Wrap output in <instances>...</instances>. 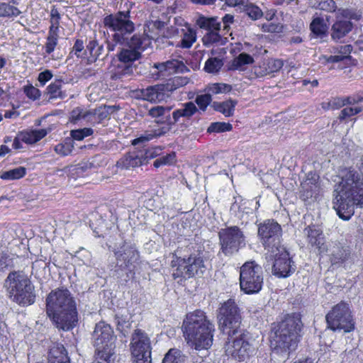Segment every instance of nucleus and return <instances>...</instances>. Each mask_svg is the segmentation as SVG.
Listing matches in <instances>:
<instances>
[{"label": "nucleus", "mask_w": 363, "mask_h": 363, "mask_svg": "<svg viewBox=\"0 0 363 363\" xmlns=\"http://www.w3.org/2000/svg\"><path fill=\"white\" fill-rule=\"evenodd\" d=\"M222 21L224 24V29H228L229 25L234 22V16L230 13H226L222 18Z\"/></svg>", "instance_id": "338daca9"}, {"label": "nucleus", "mask_w": 363, "mask_h": 363, "mask_svg": "<svg viewBox=\"0 0 363 363\" xmlns=\"http://www.w3.org/2000/svg\"><path fill=\"white\" fill-rule=\"evenodd\" d=\"M23 92L29 99L33 101L38 99L41 95L40 91L32 84L24 86Z\"/></svg>", "instance_id": "864d4df0"}, {"label": "nucleus", "mask_w": 363, "mask_h": 363, "mask_svg": "<svg viewBox=\"0 0 363 363\" xmlns=\"http://www.w3.org/2000/svg\"><path fill=\"white\" fill-rule=\"evenodd\" d=\"M360 173L353 167L341 170V180L335 184L334 191L335 209L338 216L348 220L354 215V207H363V156L359 166Z\"/></svg>", "instance_id": "f03ea898"}, {"label": "nucleus", "mask_w": 363, "mask_h": 363, "mask_svg": "<svg viewBox=\"0 0 363 363\" xmlns=\"http://www.w3.org/2000/svg\"><path fill=\"white\" fill-rule=\"evenodd\" d=\"M52 73L49 69H45L39 73L38 80L41 86H44L48 81L52 78Z\"/></svg>", "instance_id": "052dcab7"}, {"label": "nucleus", "mask_w": 363, "mask_h": 363, "mask_svg": "<svg viewBox=\"0 0 363 363\" xmlns=\"http://www.w3.org/2000/svg\"><path fill=\"white\" fill-rule=\"evenodd\" d=\"M155 137V135L153 134H149L147 135H142L140 137H138L137 138H135L132 140V145H136L141 143L147 142L150 140H152Z\"/></svg>", "instance_id": "69168bd1"}, {"label": "nucleus", "mask_w": 363, "mask_h": 363, "mask_svg": "<svg viewBox=\"0 0 363 363\" xmlns=\"http://www.w3.org/2000/svg\"><path fill=\"white\" fill-rule=\"evenodd\" d=\"M120 62L124 63L125 66L121 71H118L120 75H125L132 72L133 63L139 60L141 56L139 52L128 48H122L117 55Z\"/></svg>", "instance_id": "5701e85b"}, {"label": "nucleus", "mask_w": 363, "mask_h": 363, "mask_svg": "<svg viewBox=\"0 0 363 363\" xmlns=\"http://www.w3.org/2000/svg\"><path fill=\"white\" fill-rule=\"evenodd\" d=\"M240 287L245 294L259 293L263 286V270L255 261L245 262L240 269Z\"/></svg>", "instance_id": "6e6552de"}, {"label": "nucleus", "mask_w": 363, "mask_h": 363, "mask_svg": "<svg viewBox=\"0 0 363 363\" xmlns=\"http://www.w3.org/2000/svg\"><path fill=\"white\" fill-rule=\"evenodd\" d=\"M208 89L211 94H218L230 92L232 89V86L225 83H213L209 85Z\"/></svg>", "instance_id": "8fccbe9b"}, {"label": "nucleus", "mask_w": 363, "mask_h": 363, "mask_svg": "<svg viewBox=\"0 0 363 363\" xmlns=\"http://www.w3.org/2000/svg\"><path fill=\"white\" fill-rule=\"evenodd\" d=\"M184 355L177 348H171L164 354L162 363H183Z\"/></svg>", "instance_id": "e433bc0d"}, {"label": "nucleus", "mask_w": 363, "mask_h": 363, "mask_svg": "<svg viewBox=\"0 0 363 363\" xmlns=\"http://www.w3.org/2000/svg\"><path fill=\"white\" fill-rule=\"evenodd\" d=\"M328 328L333 331L343 330L350 333L354 330L355 323L349 305L341 301L335 305L326 314Z\"/></svg>", "instance_id": "9b49d317"}, {"label": "nucleus", "mask_w": 363, "mask_h": 363, "mask_svg": "<svg viewBox=\"0 0 363 363\" xmlns=\"http://www.w3.org/2000/svg\"><path fill=\"white\" fill-rule=\"evenodd\" d=\"M114 350H101L95 352V359L93 363H115L111 359Z\"/></svg>", "instance_id": "37998d69"}, {"label": "nucleus", "mask_w": 363, "mask_h": 363, "mask_svg": "<svg viewBox=\"0 0 363 363\" xmlns=\"http://www.w3.org/2000/svg\"><path fill=\"white\" fill-rule=\"evenodd\" d=\"M98 46V41L96 39L91 40L86 45V50L94 60H96L99 57V52L97 53L96 48Z\"/></svg>", "instance_id": "4d7b16f0"}, {"label": "nucleus", "mask_w": 363, "mask_h": 363, "mask_svg": "<svg viewBox=\"0 0 363 363\" xmlns=\"http://www.w3.org/2000/svg\"><path fill=\"white\" fill-rule=\"evenodd\" d=\"M108 108H107L106 106L104 108L100 107L99 108L95 110L94 118L97 123H101L103 121L108 118Z\"/></svg>", "instance_id": "6e6d98bb"}, {"label": "nucleus", "mask_w": 363, "mask_h": 363, "mask_svg": "<svg viewBox=\"0 0 363 363\" xmlns=\"http://www.w3.org/2000/svg\"><path fill=\"white\" fill-rule=\"evenodd\" d=\"M48 135L45 128L26 130L21 133V141L26 144H34L44 138Z\"/></svg>", "instance_id": "7c9ffc66"}, {"label": "nucleus", "mask_w": 363, "mask_h": 363, "mask_svg": "<svg viewBox=\"0 0 363 363\" xmlns=\"http://www.w3.org/2000/svg\"><path fill=\"white\" fill-rule=\"evenodd\" d=\"M212 102V96L211 94H204L197 95L195 99V103L198 106V111H201L202 112H205L208 108V106Z\"/></svg>", "instance_id": "a18cd8bd"}, {"label": "nucleus", "mask_w": 363, "mask_h": 363, "mask_svg": "<svg viewBox=\"0 0 363 363\" xmlns=\"http://www.w3.org/2000/svg\"><path fill=\"white\" fill-rule=\"evenodd\" d=\"M96 351L114 350L116 335L113 328L104 320L95 325L92 333Z\"/></svg>", "instance_id": "dca6fc26"}, {"label": "nucleus", "mask_w": 363, "mask_h": 363, "mask_svg": "<svg viewBox=\"0 0 363 363\" xmlns=\"http://www.w3.org/2000/svg\"><path fill=\"white\" fill-rule=\"evenodd\" d=\"M304 233L308 244L316 249L319 255L328 251L323 230L319 227L314 224L309 225L304 228Z\"/></svg>", "instance_id": "412c9836"}, {"label": "nucleus", "mask_w": 363, "mask_h": 363, "mask_svg": "<svg viewBox=\"0 0 363 363\" xmlns=\"http://www.w3.org/2000/svg\"><path fill=\"white\" fill-rule=\"evenodd\" d=\"M74 148L72 141L71 140H66L63 143H58L55 147V151L57 154L61 156H67L70 155Z\"/></svg>", "instance_id": "c03bdc74"}, {"label": "nucleus", "mask_w": 363, "mask_h": 363, "mask_svg": "<svg viewBox=\"0 0 363 363\" xmlns=\"http://www.w3.org/2000/svg\"><path fill=\"white\" fill-rule=\"evenodd\" d=\"M273 274L278 278H287L296 271L292 257L286 247H281L274 252Z\"/></svg>", "instance_id": "f3484780"}, {"label": "nucleus", "mask_w": 363, "mask_h": 363, "mask_svg": "<svg viewBox=\"0 0 363 363\" xmlns=\"http://www.w3.org/2000/svg\"><path fill=\"white\" fill-rule=\"evenodd\" d=\"M257 236L264 248L271 253L284 246L281 245L282 228L274 219H267L258 225Z\"/></svg>", "instance_id": "4468645a"}, {"label": "nucleus", "mask_w": 363, "mask_h": 363, "mask_svg": "<svg viewBox=\"0 0 363 363\" xmlns=\"http://www.w3.org/2000/svg\"><path fill=\"white\" fill-rule=\"evenodd\" d=\"M220 330L225 335L242 330V315L235 301L229 298L218 308L217 314Z\"/></svg>", "instance_id": "9d476101"}, {"label": "nucleus", "mask_w": 363, "mask_h": 363, "mask_svg": "<svg viewBox=\"0 0 363 363\" xmlns=\"http://www.w3.org/2000/svg\"><path fill=\"white\" fill-rule=\"evenodd\" d=\"M94 130L91 128H84L71 131V136L75 140H82L88 136L92 135Z\"/></svg>", "instance_id": "09e8293b"}, {"label": "nucleus", "mask_w": 363, "mask_h": 363, "mask_svg": "<svg viewBox=\"0 0 363 363\" xmlns=\"http://www.w3.org/2000/svg\"><path fill=\"white\" fill-rule=\"evenodd\" d=\"M196 24L201 28L207 30H220L221 23L218 21V17H206L204 16H200L196 21Z\"/></svg>", "instance_id": "2f4dec72"}, {"label": "nucleus", "mask_w": 363, "mask_h": 363, "mask_svg": "<svg viewBox=\"0 0 363 363\" xmlns=\"http://www.w3.org/2000/svg\"><path fill=\"white\" fill-rule=\"evenodd\" d=\"M176 153L172 152L156 159L153 162V166L155 168H159L164 165H172L176 162Z\"/></svg>", "instance_id": "79ce46f5"}, {"label": "nucleus", "mask_w": 363, "mask_h": 363, "mask_svg": "<svg viewBox=\"0 0 363 363\" xmlns=\"http://www.w3.org/2000/svg\"><path fill=\"white\" fill-rule=\"evenodd\" d=\"M177 252L172 253L170 267L172 277L178 284L183 285L186 280L204 273L206 258L203 250H190L184 256L177 255Z\"/></svg>", "instance_id": "423d86ee"}, {"label": "nucleus", "mask_w": 363, "mask_h": 363, "mask_svg": "<svg viewBox=\"0 0 363 363\" xmlns=\"http://www.w3.org/2000/svg\"><path fill=\"white\" fill-rule=\"evenodd\" d=\"M233 130V125L230 123L226 122H213L210 124L207 128L208 133H220L229 132Z\"/></svg>", "instance_id": "ea45409f"}, {"label": "nucleus", "mask_w": 363, "mask_h": 363, "mask_svg": "<svg viewBox=\"0 0 363 363\" xmlns=\"http://www.w3.org/2000/svg\"><path fill=\"white\" fill-rule=\"evenodd\" d=\"M303 325L296 313L286 314L271 324L269 333V346L277 354H289L296 350L301 340Z\"/></svg>", "instance_id": "20e7f679"}, {"label": "nucleus", "mask_w": 363, "mask_h": 363, "mask_svg": "<svg viewBox=\"0 0 363 363\" xmlns=\"http://www.w3.org/2000/svg\"><path fill=\"white\" fill-rule=\"evenodd\" d=\"M182 330L187 345L196 350H208L212 346L215 325L203 310L196 309L188 313Z\"/></svg>", "instance_id": "39448f33"}, {"label": "nucleus", "mask_w": 363, "mask_h": 363, "mask_svg": "<svg viewBox=\"0 0 363 363\" xmlns=\"http://www.w3.org/2000/svg\"><path fill=\"white\" fill-rule=\"evenodd\" d=\"M144 164L141 150H134L123 155L116 162V167L121 169H129Z\"/></svg>", "instance_id": "4be33fe9"}, {"label": "nucleus", "mask_w": 363, "mask_h": 363, "mask_svg": "<svg viewBox=\"0 0 363 363\" xmlns=\"http://www.w3.org/2000/svg\"><path fill=\"white\" fill-rule=\"evenodd\" d=\"M262 29L264 32L266 33H279L281 31L282 26H280L279 23H263L262 26Z\"/></svg>", "instance_id": "13d9d810"}, {"label": "nucleus", "mask_w": 363, "mask_h": 363, "mask_svg": "<svg viewBox=\"0 0 363 363\" xmlns=\"http://www.w3.org/2000/svg\"><path fill=\"white\" fill-rule=\"evenodd\" d=\"M26 174V169L24 167H18L8 171L3 172L0 178L4 180L20 179Z\"/></svg>", "instance_id": "f704fd0d"}, {"label": "nucleus", "mask_w": 363, "mask_h": 363, "mask_svg": "<svg viewBox=\"0 0 363 363\" xmlns=\"http://www.w3.org/2000/svg\"><path fill=\"white\" fill-rule=\"evenodd\" d=\"M162 150V149L159 146L148 147L145 150H141V155L143 159H144V164H147L150 160L160 155Z\"/></svg>", "instance_id": "49530a36"}, {"label": "nucleus", "mask_w": 363, "mask_h": 363, "mask_svg": "<svg viewBox=\"0 0 363 363\" xmlns=\"http://www.w3.org/2000/svg\"><path fill=\"white\" fill-rule=\"evenodd\" d=\"M219 31L220 30H213L207 32L202 38L203 45L206 46H210L219 43L222 40V37L220 35Z\"/></svg>", "instance_id": "a19ab883"}, {"label": "nucleus", "mask_w": 363, "mask_h": 363, "mask_svg": "<svg viewBox=\"0 0 363 363\" xmlns=\"http://www.w3.org/2000/svg\"><path fill=\"white\" fill-rule=\"evenodd\" d=\"M237 104L236 100L229 99L222 102L213 101L211 107L214 111L221 113L225 117H230L233 116Z\"/></svg>", "instance_id": "c85d7f7f"}, {"label": "nucleus", "mask_w": 363, "mask_h": 363, "mask_svg": "<svg viewBox=\"0 0 363 363\" xmlns=\"http://www.w3.org/2000/svg\"><path fill=\"white\" fill-rule=\"evenodd\" d=\"M347 104H352V96L334 97L328 102H323L321 107L324 110L339 109Z\"/></svg>", "instance_id": "72a5a7b5"}, {"label": "nucleus", "mask_w": 363, "mask_h": 363, "mask_svg": "<svg viewBox=\"0 0 363 363\" xmlns=\"http://www.w3.org/2000/svg\"><path fill=\"white\" fill-rule=\"evenodd\" d=\"M61 89V81H55L50 83L48 87V94L50 95L51 99H56L60 96Z\"/></svg>", "instance_id": "5fc2aeb1"}, {"label": "nucleus", "mask_w": 363, "mask_h": 363, "mask_svg": "<svg viewBox=\"0 0 363 363\" xmlns=\"http://www.w3.org/2000/svg\"><path fill=\"white\" fill-rule=\"evenodd\" d=\"M362 111V108L359 106L356 107H346L343 108L338 116V118L340 121L345 120L351 116H355L360 113Z\"/></svg>", "instance_id": "603ef678"}, {"label": "nucleus", "mask_w": 363, "mask_h": 363, "mask_svg": "<svg viewBox=\"0 0 363 363\" xmlns=\"http://www.w3.org/2000/svg\"><path fill=\"white\" fill-rule=\"evenodd\" d=\"M225 335L227 337L223 348L228 357L239 362L250 358L254 349L243 330Z\"/></svg>", "instance_id": "1a4fd4ad"}, {"label": "nucleus", "mask_w": 363, "mask_h": 363, "mask_svg": "<svg viewBox=\"0 0 363 363\" xmlns=\"http://www.w3.org/2000/svg\"><path fill=\"white\" fill-rule=\"evenodd\" d=\"M61 15L55 5L52 6L50 13V26L43 49L46 55L52 53L60 39Z\"/></svg>", "instance_id": "a211bd4d"}, {"label": "nucleus", "mask_w": 363, "mask_h": 363, "mask_svg": "<svg viewBox=\"0 0 363 363\" xmlns=\"http://www.w3.org/2000/svg\"><path fill=\"white\" fill-rule=\"evenodd\" d=\"M21 11L10 3H0V17L14 18L18 16Z\"/></svg>", "instance_id": "c9c22d12"}, {"label": "nucleus", "mask_w": 363, "mask_h": 363, "mask_svg": "<svg viewBox=\"0 0 363 363\" xmlns=\"http://www.w3.org/2000/svg\"><path fill=\"white\" fill-rule=\"evenodd\" d=\"M113 254L117 262L116 266L121 270L128 269L130 274H135L136 264L140 261V252L135 245L124 242L120 249L114 250Z\"/></svg>", "instance_id": "2eb2a0df"}, {"label": "nucleus", "mask_w": 363, "mask_h": 363, "mask_svg": "<svg viewBox=\"0 0 363 363\" xmlns=\"http://www.w3.org/2000/svg\"><path fill=\"white\" fill-rule=\"evenodd\" d=\"M5 284L10 298L19 306H30L35 302V287L23 272H11L6 279Z\"/></svg>", "instance_id": "0eeeda50"}, {"label": "nucleus", "mask_w": 363, "mask_h": 363, "mask_svg": "<svg viewBox=\"0 0 363 363\" xmlns=\"http://www.w3.org/2000/svg\"><path fill=\"white\" fill-rule=\"evenodd\" d=\"M340 13L342 17L347 19L346 21H350L351 19L354 18V13L349 9H342L340 11Z\"/></svg>", "instance_id": "774afa93"}, {"label": "nucleus", "mask_w": 363, "mask_h": 363, "mask_svg": "<svg viewBox=\"0 0 363 363\" xmlns=\"http://www.w3.org/2000/svg\"><path fill=\"white\" fill-rule=\"evenodd\" d=\"M246 14L252 20L259 19L263 16V12L261 9L253 4L245 5L244 9Z\"/></svg>", "instance_id": "de8ad7c7"}, {"label": "nucleus", "mask_w": 363, "mask_h": 363, "mask_svg": "<svg viewBox=\"0 0 363 363\" xmlns=\"http://www.w3.org/2000/svg\"><path fill=\"white\" fill-rule=\"evenodd\" d=\"M254 62L253 57L246 53L242 52L238 55L236 57H235L230 63H229V69L230 70H238L241 69L242 67L247 65H251Z\"/></svg>", "instance_id": "473e14b6"}, {"label": "nucleus", "mask_w": 363, "mask_h": 363, "mask_svg": "<svg viewBox=\"0 0 363 363\" xmlns=\"http://www.w3.org/2000/svg\"><path fill=\"white\" fill-rule=\"evenodd\" d=\"M165 108L163 106L152 107L149 110V114L152 117L157 118L164 114Z\"/></svg>", "instance_id": "680f3d73"}, {"label": "nucleus", "mask_w": 363, "mask_h": 363, "mask_svg": "<svg viewBox=\"0 0 363 363\" xmlns=\"http://www.w3.org/2000/svg\"><path fill=\"white\" fill-rule=\"evenodd\" d=\"M50 363H70L67 352L62 345L53 347L49 354Z\"/></svg>", "instance_id": "c756f323"}, {"label": "nucleus", "mask_w": 363, "mask_h": 363, "mask_svg": "<svg viewBox=\"0 0 363 363\" xmlns=\"http://www.w3.org/2000/svg\"><path fill=\"white\" fill-rule=\"evenodd\" d=\"M84 42L81 39H77L74 43V45L72 48L70 54H74L77 57H82V52L84 50Z\"/></svg>", "instance_id": "bf43d9fd"}, {"label": "nucleus", "mask_w": 363, "mask_h": 363, "mask_svg": "<svg viewBox=\"0 0 363 363\" xmlns=\"http://www.w3.org/2000/svg\"><path fill=\"white\" fill-rule=\"evenodd\" d=\"M351 252L340 244H335L330 255V262L333 266H340L345 263L350 257Z\"/></svg>", "instance_id": "393cba45"}, {"label": "nucleus", "mask_w": 363, "mask_h": 363, "mask_svg": "<svg viewBox=\"0 0 363 363\" xmlns=\"http://www.w3.org/2000/svg\"><path fill=\"white\" fill-rule=\"evenodd\" d=\"M220 252L226 257L238 253L246 245L243 231L237 225L221 228L218 233Z\"/></svg>", "instance_id": "f8f14e48"}, {"label": "nucleus", "mask_w": 363, "mask_h": 363, "mask_svg": "<svg viewBox=\"0 0 363 363\" xmlns=\"http://www.w3.org/2000/svg\"><path fill=\"white\" fill-rule=\"evenodd\" d=\"M353 24L350 21L337 19L331 28V38L339 41L345 37L352 29Z\"/></svg>", "instance_id": "a878e982"}, {"label": "nucleus", "mask_w": 363, "mask_h": 363, "mask_svg": "<svg viewBox=\"0 0 363 363\" xmlns=\"http://www.w3.org/2000/svg\"><path fill=\"white\" fill-rule=\"evenodd\" d=\"M45 308L47 315L59 329L68 331L77 325V303L67 287L52 290L46 297Z\"/></svg>", "instance_id": "7ed1b4c3"}, {"label": "nucleus", "mask_w": 363, "mask_h": 363, "mask_svg": "<svg viewBox=\"0 0 363 363\" xmlns=\"http://www.w3.org/2000/svg\"><path fill=\"white\" fill-rule=\"evenodd\" d=\"M321 190L319 174L310 171L307 173L306 179L301 184L299 197L303 201H307L313 198L317 199Z\"/></svg>", "instance_id": "aec40b11"}, {"label": "nucleus", "mask_w": 363, "mask_h": 363, "mask_svg": "<svg viewBox=\"0 0 363 363\" xmlns=\"http://www.w3.org/2000/svg\"><path fill=\"white\" fill-rule=\"evenodd\" d=\"M223 65L222 60L218 57H210L206 61L203 69L207 73L213 74L218 72Z\"/></svg>", "instance_id": "58836bf2"}, {"label": "nucleus", "mask_w": 363, "mask_h": 363, "mask_svg": "<svg viewBox=\"0 0 363 363\" xmlns=\"http://www.w3.org/2000/svg\"><path fill=\"white\" fill-rule=\"evenodd\" d=\"M317 8L320 10L333 13L337 9L336 3L334 0H315Z\"/></svg>", "instance_id": "3c124183"}, {"label": "nucleus", "mask_w": 363, "mask_h": 363, "mask_svg": "<svg viewBox=\"0 0 363 363\" xmlns=\"http://www.w3.org/2000/svg\"><path fill=\"white\" fill-rule=\"evenodd\" d=\"M152 350L148 334L140 328L134 330L130 342L133 363H152Z\"/></svg>", "instance_id": "ddd939ff"}, {"label": "nucleus", "mask_w": 363, "mask_h": 363, "mask_svg": "<svg viewBox=\"0 0 363 363\" xmlns=\"http://www.w3.org/2000/svg\"><path fill=\"white\" fill-rule=\"evenodd\" d=\"M103 24L108 31L112 32L106 41L108 52L114 51L118 45H125L130 49L139 52L142 56V52L151 45V38L145 33H136L129 38L135 30L130 10L106 15L103 19Z\"/></svg>", "instance_id": "f257e3e1"}, {"label": "nucleus", "mask_w": 363, "mask_h": 363, "mask_svg": "<svg viewBox=\"0 0 363 363\" xmlns=\"http://www.w3.org/2000/svg\"><path fill=\"white\" fill-rule=\"evenodd\" d=\"M187 82V79L183 77L177 76L169 78L166 83L157 84L147 89L149 99L164 100L166 96H169L174 91L185 86Z\"/></svg>", "instance_id": "6ab92c4d"}, {"label": "nucleus", "mask_w": 363, "mask_h": 363, "mask_svg": "<svg viewBox=\"0 0 363 363\" xmlns=\"http://www.w3.org/2000/svg\"><path fill=\"white\" fill-rule=\"evenodd\" d=\"M197 112L198 108L194 102L189 101L182 104L181 108L172 112L174 123H177L181 118L190 119Z\"/></svg>", "instance_id": "bb28decb"}, {"label": "nucleus", "mask_w": 363, "mask_h": 363, "mask_svg": "<svg viewBox=\"0 0 363 363\" xmlns=\"http://www.w3.org/2000/svg\"><path fill=\"white\" fill-rule=\"evenodd\" d=\"M310 30L315 38H323L328 34V26L323 17H313L309 26Z\"/></svg>", "instance_id": "cd10ccee"}, {"label": "nucleus", "mask_w": 363, "mask_h": 363, "mask_svg": "<svg viewBox=\"0 0 363 363\" xmlns=\"http://www.w3.org/2000/svg\"><path fill=\"white\" fill-rule=\"evenodd\" d=\"M323 58L325 63H336L344 60L347 58V57L343 55H330L323 56Z\"/></svg>", "instance_id": "0e129e2a"}, {"label": "nucleus", "mask_w": 363, "mask_h": 363, "mask_svg": "<svg viewBox=\"0 0 363 363\" xmlns=\"http://www.w3.org/2000/svg\"><path fill=\"white\" fill-rule=\"evenodd\" d=\"M196 40V31L191 28H188L187 31L184 33L182 38L177 46L182 48H190Z\"/></svg>", "instance_id": "4c0bfd02"}, {"label": "nucleus", "mask_w": 363, "mask_h": 363, "mask_svg": "<svg viewBox=\"0 0 363 363\" xmlns=\"http://www.w3.org/2000/svg\"><path fill=\"white\" fill-rule=\"evenodd\" d=\"M10 261V257L6 252H2L0 253V269L7 268L9 266Z\"/></svg>", "instance_id": "e2e57ef3"}, {"label": "nucleus", "mask_w": 363, "mask_h": 363, "mask_svg": "<svg viewBox=\"0 0 363 363\" xmlns=\"http://www.w3.org/2000/svg\"><path fill=\"white\" fill-rule=\"evenodd\" d=\"M185 65L182 61L172 59L161 63H155L153 67L157 69V78L163 77L167 74L182 70Z\"/></svg>", "instance_id": "b1692460"}]
</instances>
